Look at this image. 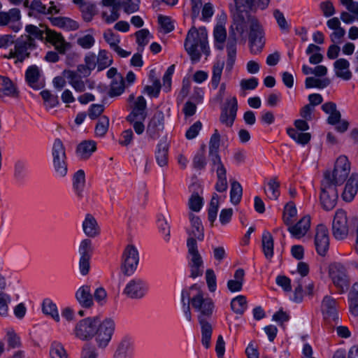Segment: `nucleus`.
Listing matches in <instances>:
<instances>
[{"label":"nucleus","instance_id":"f257e3e1","mask_svg":"<svg viewBox=\"0 0 358 358\" xmlns=\"http://www.w3.org/2000/svg\"><path fill=\"white\" fill-rule=\"evenodd\" d=\"M184 47L192 62H198L202 54L206 57L209 56L210 50L206 28L196 29L192 27L187 32Z\"/></svg>","mask_w":358,"mask_h":358},{"label":"nucleus","instance_id":"f03ea898","mask_svg":"<svg viewBox=\"0 0 358 358\" xmlns=\"http://www.w3.org/2000/svg\"><path fill=\"white\" fill-rule=\"evenodd\" d=\"M255 17L248 16L246 18L241 13L234 15V22L229 30V38L227 44V69L230 71L235 62L236 55V36L239 35L245 40L248 34V27L250 28V20Z\"/></svg>","mask_w":358,"mask_h":358},{"label":"nucleus","instance_id":"7ed1b4c3","mask_svg":"<svg viewBox=\"0 0 358 358\" xmlns=\"http://www.w3.org/2000/svg\"><path fill=\"white\" fill-rule=\"evenodd\" d=\"M187 299L195 311L199 313L198 319L211 317L215 309L213 300L205 293L201 287L194 284L182 292V301Z\"/></svg>","mask_w":358,"mask_h":358},{"label":"nucleus","instance_id":"20e7f679","mask_svg":"<svg viewBox=\"0 0 358 358\" xmlns=\"http://www.w3.org/2000/svg\"><path fill=\"white\" fill-rule=\"evenodd\" d=\"M220 145V134L217 129H215L209 142V155L213 162V170L215 171L217 181L215 188L218 192H226L228 188L227 180V169L218 155Z\"/></svg>","mask_w":358,"mask_h":358},{"label":"nucleus","instance_id":"39448f33","mask_svg":"<svg viewBox=\"0 0 358 358\" xmlns=\"http://www.w3.org/2000/svg\"><path fill=\"white\" fill-rule=\"evenodd\" d=\"M350 164L345 156H340L334 166L333 171H326L324 173L322 182L336 187L343 184L349 176Z\"/></svg>","mask_w":358,"mask_h":358},{"label":"nucleus","instance_id":"423d86ee","mask_svg":"<svg viewBox=\"0 0 358 358\" xmlns=\"http://www.w3.org/2000/svg\"><path fill=\"white\" fill-rule=\"evenodd\" d=\"M52 165L57 176L64 178L68 172L67 157L66 148L62 141L55 140L52 148Z\"/></svg>","mask_w":358,"mask_h":358},{"label":"nucleus","instance_id":"0eeeda50","mask_svg":"<svg viewBox=\"0 0 358 358\" xmlns=\"http://www.w3.org/2000/svg\"><path fill=\"white\" fill-rule=\"evenodd\" d=\"M95 343L98 348L104 350L109 345L115 330V322L110 317L105 318L102 322L99 320L96 325Z\"/></svg>","mask_w":358,"mask_h":358},{"label":"nucleus","instance_id":"6e6552de","mask_svg":"<svg viewBox=\"0 0 358 358\" xmlns=\"http://www.w3.org/2000/svg\"><path fill=\"white\" fill-rule=\"evenodd\" d=\"M188 250V264L190 267V276L193 278L201 276L203 271V261L198 250L196 241L188 238L187 241Z\"/></svg>","mask_w":358,"mask_h":358},{"label":"nucleus","instance_id":"1a4fd4ad","mask_svg":"<svg viewBox=\"0 0 358 358\" xmlns=\"http://www.w3.org/2000/svg\"><path fill=\"white\" fill-rule=\"evenodd\" d=\"M139 263V255L137 248L133 245H128L122 255L120 270L127 276L134 273Z\"/></svg>","mask_w":358,"mask_h":358},{"label":"nucleus","instance_id":"9d476101","mask_svg":"<svg viewBox=\"0 0 358 358\" xmlns=\"http://www.w3.org/2000/svg\"><path fill=\"white\" fill-rule=\"evenodd\" d=\"M99 323L96 317H89L80 320L75 326L73 334L83 341L91 340L96 334V325Z\"/></svg>","mask_w":358,"mask_h":358},{"label":"nucleus","instance_id":"9b49d317","mask_svg":"<svg viewBox=\"0 0 358 358\" xmlns=\"http://www.w3.org/2000/svg\"><path fill=\"white\" fill-rule=\"evenodd\" d=\"M36 47V42L29 36H20L15 42L14 48L10 49L9 57L16 58L17 61L22 62L29 57L30 51Z\"/></svg>","mask_w":358,"mask_h":358},{"label":"nucleus","instance_id":"f8f14e48","mask_svg":"<svg viewBox=\"0 0 358 358\" xmlns=\"http://www.w3.org/2000/svg\"><path fill=\"white\" fill-rule=\"evenodd\" d=\"M329 276L333 284L344 292L348 287L349 280L345 266L339 262H334L329 266Z\"/></svg>","mask_w":358,"mask_h":358},{"label":"nucleus","instance_id":"ddd939ff","mask_svg":"<svg viewBox=\"0 0 358 358\" xmlns=\"http://www.w3.org/2000/svg\"><path fill=\"white\" fill-rule=\"evenodd\" d=\"M250 22V48L251 53L256 55L259 53L264 46V32L262 26L257 19H252Z\"/></svg>","mask_w":358,"mask_h":358},{"label":"nucleus","instance_id":"4468645a","mask_svg":"<svg viewBox=\"0 0 358 358\" xmlns=\"http://www.w3.org/2000/svg\"><path fill=\"white\" fill-rule=\"evenodd\" d=\"M148 290V285L143 279L134 278L126 284L123 294L131 299H141L146 295Z\"/></svg>","mask_w":358,"mask_h":358},{"label":"nucleus","instance_id":"2eb2a0df","mask_svg":"<svg viewBox=\"0 0 358 358\" xmlns=\"http://www.w3.org/2000/svg\"><path fill=\"white\" fill-rule=\"evenodd\" d=\"M349 232L347 213L342 209L336 210L332 222V233L336 239L345 238Z\"/></svg>","mask_w":358,"mask_h":358},{"label":"nucleus","instance_id":"dca6fc26","mask_svg":"<svg viewBox=\"0 0 358 358\" xmlns=\"http://www.w3.org/2000/svg\"><path fill=\"white\" fill-rule=\"evenodd\" d=\"M321 311L324 320L328 323L337 324L339 320V315L337 310V303L336 300L330 296H325L322 301Z\"/></svg>","mask_w":358,"mask_h":358},{"label":"nucleus","instance_id":"f3484780","mask_svg":"<svg viewBox=\"0 0 358 358\" xmlns=\"http://www.w3.org/2000/svg\"><path fill=\"white\" fill-rule=\"evenodd\" d=\"M21 11L19 8H12L8 11H0V26L5 27L10 24V28L17 32L22 28Z\"/></svg>","mask_w":358,"mask_h":358},{"label":"nucleus","instance_id":"a211bd4d","mask_svg":"<svg viewBox=\"0 0 358 358\" xmlns=\"http://www.w3.org/2000/svg\"><path fill=\"white\" fill-rule=\"evenodd\" d=\"M238 110V102L235 96L228 99L226 105L222 108L220 120L227 127H232Z\"/></svg>","mask_w":358,"mask_h":358},{"label":"nucleus","instance_id":"6ab92c4d","mask_svg":"<svg viewBox=\"0 0 358 358\" xmlns=\"http://www.w3.org/2000/svg\"><path fill=\"white\" fill-rule=\"evenodd\" d=\"M338 192L335 187L326 185L322 182L320 201L322 206L326 210H332L336 205Z\"/></svg>","mask_w":358,"mask_h":358},{"label":"nucleus","instance_id":"aec40b11","mask_svg":"<svg viewBox=\"0 0 358 358\" xmlns=\"http://www.w3.org/2000/svg\"><path fill=\"white\" fill-rule=\"evenodd\" d=\"M315 245L317 252L321 256H325L329 247V236L328 229L324 224H319L316 228Z\"/></svg>","mask_w":358,"mask_h":358},{"label":"nucleus","instance_id":"412c9836","mask_svg":"<svg viewBox=\"0 0 358 358\" xmlns=\"http://www.w3.org/2000/svg\"><path fill=\"white\" fill-rule=\"evenodd\" d=\"M134 341L129 336L122 337L116 344L112 358H133Z\"/></svg>","mask_w":358,"mask_h":358},{"label":"nucleus","instance_id":"4be33fe9","mask_svg":"<svg viewBox=\"0 0 358 358\" xmlns=\"http://www.w3.org/2000/svg\"><path fill=\"white\" fill-rule=\"evenodd\" d=\"M46 39L52 44L55 48L60 54H65L71 47L70 43L66 42L62 35L55 31L48 29L46 31Z\"/></svg>","mask_w":358,"mask_h":358},{"label":"nucleus","instance_id":"5701e85b","mask_svg":"<svg viewBox=\"0 0 358 358\" xmlns=\"http://www.w3.org/2000/svg\"><path fill=\"white\" fill-rule=\"evenodd\" d=\"M164 117L162 111L155 113L147 127V134L150 138L155 139L159 136L160 131L164 129Z\"/></svg>","mask_w":358,"mask_h":358},{"label":"nucleus","instance_id":"b1692460","mask_svg":"<svg viewBox=\"0 0 358 358\" xmlns=\"http://www.w3.org/2000/svg\"><path fill=\"white\" fill-rule=\"evenodd\" d=\"M146 101L143 96H139L134 102L132 110L127 119H136L139 120H145L147 116L146 113Z\"/></svg>","mask_w":358,"mask_h":358},{"label":"nucleus","instance_id":"393cba45","mask_svg":"<svg viewBox=\"0 0 358 358\" xmlns=\"http://www.w3.org/2000/svg\"><path fill=\"white\" fill-rule=\"evenodd\" d=\"M25 78L28 85L34 90H40L44 86L40 70L36 66H31L27 69Z\"/></svg>","mask_w":358,"mask_h":358},{"label":"nucleus","instance_id":"a878e982","mask_svg":"<svg viewBox=\"0 0 358 358\" xmlns=\"http://www.w3.org/2000/svg\"><path fill=\"white\" fill-rule=\"evenodd\" d=\"M62 74L76 92H83L85 90V83L77 71L65 70Z\"/></svg>","mask_w":358,"mask_h":358},{"label":"nucleus","instance_id":"bb28decb","mask_svg":"<svg viewBox=\"0 0 358 358\" xmlns=\"http://www.w3.org/2000/svg\"><path fill=\"white\" fill-rule=\"evenodd\" d=\"M189 218L191 222V229L188 231L189 238L196 241H203L204 238L203 227L199 217L190 213Z\"/></svg>","mask_w":358,"mask_h":358},{"label":"nucleus","instance_id":"cd10ccee","mask_svg":"<svg viewBox=\"0 0 358 358\" xmlns=\"http://www.w3.org/2000/svg\"><path fill=\"white\" fill-rule=\"evenodd\" d=\"M358 191V175L352 173L347 181L342 196L345 201H351Z\"/></svg>","mask_w":358,"mask_h":358},{"label":"nucleus","instance_id":"c85d7f7f","mask_svg":"<svg viewBox=\"0 0 358 358\" xmlns=\"http://www.w3.org/2000/svg\"><path fill=\"white\" fill-rule=\"evenodd\" d=\"M75 296L79 304L83 308H88L94 304L93 296L90 287L88 285H83L79 287L76 292Z\"/></svg>","mask_w":358,"mask_h":358},{"label":"nucleus","instance_id":"c756f323","mask_svg":"<svg viewBox=\"0 0 358 358\" xmlns=\"http://www.w3.org/2000/svg\"><path fill=\"white\" fill-rule=\"evenodd\" d=\"M236 9L238 13L246 11L248 9H251L254 6H257L261 9H265L270 0H234Z\"/></svg>","mask_w":358,"mask_h":358},{"label":"nucleus","instance_id":"7c9ffc66","mask_svg":"<svg viewBox=\"0 0 358 358\" xmlns=\"http://www.w3.org/2000/svg\"><path fill=\"white\" fill-rule=\"evenodd\" d=\"M83 229L85 234L90 238L99 235L100 228L96 219L90 214H87L83 222Z\"/></svg>","mask_w":358,"mask_h":358},{"label":"nucleus","instance_id":"2f4dec72","mask_svg":"<svg viewBox=\"0 0 358 358\" xmlns=\"http://www.w3.org/2000/svg\"><path fill=\"white\" fill-rule=\"evenodd\" d=\"M0 92L12 98H17L19 90L17 85L8 77L0 76Z\"/></svg>","mask_w":358,"mask_h":358},{"label":"nucleus","instance_id":"473e14b6","mask_svg":"<svg viewBox=\"0 0 358 358\" xmlns=\"http://www.w3.org/2000/svg\"><path fill=\"white\" fill-rule=\"evenodd\" d=\"M310 225V219L308 216L302 217L296 224L289 225V231L296 238L303 236L308 231Z\"/></svg>","mask_w":358,"mask_h":358},{"label":"nucleus","instance_id":"72a5a7b5","mask_svg":"<svg viewBox=\"0 0 358 358\" xmlns=\"http://www.w3.org/2000/svg\"><path fill=\"white\" fill-rule=\"evenodd\" d=\"M335 74L337 77L345 80H348L352 78V73L350 71L349 62L343 58L337 59L334 64Z\"/></svg>","mask_w":358,"mask_h":358},{"label":"nucleus","instance_id":"f704fd0d","mask_svg":"<svg viewBox=\"0 0 358 358\" xmlns=\"http://www.w3.org/2000/svg\"><path fill=\"white\" fill-rule=\"evenodd\" d=\"M96 149V144L94 141H84L77 146L76 155L80 159L86 160Z\"/></svg>","mask_w":358,"mask_h":358},{"label":"nucleus","instance_id":"c9c22d12","mask_svg":"<svg viewBox=\"0 0 358 358\" xmlns=\"http://www.w3.org/2000/svg\"><path fill=\"white\" fill-rule=\"evenodd\" d=\"M322 110L326 114L329 115L327 118L328 124L335 125L340 121L341 115V113L337 110L336 103L334 102L329 101L324 103L322 106Z\"/></svg>","mask_w":358,"mask_h":358},{"label":"nucleus","instance_id":"e433bc0d","mask_svg":"<svg viewBox=\"0 0 358 358\" xmlns=\"http://www.w3.org/2000/svg\"><path fill=\"white\" fill-rule=\"evenodd\" d=\"M213 36L215 39V46L219 50L224 48V43L227 38V31L224 27V24L222 21L217 22L214 28Z\"/></svg>","mask_w":358,"mask_h":358},{"label":"nucleus","instance_id":"4c0bfd02","mask_svg":"<svg viewBox=\"0 0 358 358\" xmlns=\"http://www.w3.org/2000/svg\"><path fill=\"white\" fill-rule=\"evenodd\" d=\"M245 271L243 268L237 269L234 275V279L227 282V288L231 292L241 291L244 282Z\"/></svg>","mask_w":358,"mask_h":358},{"label":"nucleus","instance_id":"58836bf2","mask_svg":"<svg viewBox=\"0 0 358 358\" xmlns=\"http://www.w3.org/2000/svg\"><path fill=\"white\" fill-rule=\"evenodd\" d=\"M224 66V61L223 59H218L213 63L212 67L211 85L215 90L219 86Z\"/></svg>","mask_w":358,"mask_h":358},{"label":"nucleus","instance_id":"ea45409f","mask_svg":"<svg viewBox=\"0 0 358 358\" xmlns=\"http://www.w3.org/2000/svg\"><path fill=\"white\" fill-rule=\"evenodd\" d=\"M262 250L266 259H270L273 256V238L270 232L266 231L262 238Z\"/></svg>","mask_w":358,"mask_h":358},{"label":"nucleus","instance_id":"a19ab883","mask_svg":"<svg viewBox=\"0 0 358 358\" xmlns=\"http://www.w3.org/2000/svg\"><path fill=\"white\" fill-rule=\"evenodd\" d=\"M201 327L202 339L201 342L206 348H208L210 344V339L212 335V327L206 321V318L198 319Z\"/></svg>","mask_w":358,"mask_h":358},{"label":"nucleus","instance_id":"79ce46f5","mask_svg":"<svg viewBox=\"0 0 358 358\" xmlns=\"http://www.w3.org/2000/svg\"><path fill=\"white\" fill-rule=\"evenodd\" d=\"M85 185V174L83 170L77 171L73 177V187L79 196H82Z\"/></svg>","mask_w":358,"mask_h":358},{"label":"nucleus","instance_id":"37998d69","mask_svg":"<svg viewBox=\"0 0 358 358\" xmlns=\"http://www.w3.org/2000/svg\"><path fill=\"white\" fill-rule=\"evenodd\" d=\"M247 307V300L243 295H238L231 301V310L238 315H243Z\"/></svg>","mask_w":358,"mask_h":358},{"label":"nucleus","instance_id":"c03bdc74","mask_svg":"<svg viewBox=\"0 0 358 358\" xmlns=\"http://www.w3.org/2000/svg\"><path fill=\"white\" fill-rule=\"evenodd\" d=\"M50 358H69L64 345L58 341H53L50 347Z\"/></svg>","mask_w":358,"mask_h":358},{"label":"nucleus","instance_id":"a18cd8bd","mask_svg":"<svg viewBox=\"0 0 358 358\" xmlns=\"http://www.w3.org/2000/svg\"><path fill=\"white\" fill-rule=\"evenodd\" d=\"M109 118L106 115L101 116L95 126L94 134L96 137H103L109 128Z\"/></svg>","mask_w":358,"mask_h":358},{"label":"nucleus","instance_id":"49530a36","mask_svg":"<svg viewBox=\"0 0 358 358\" xmlns=\"http://www.w3.org/2000/svg\"><path fill=\"white\" fill-rule=\"evenodd\" d=\"M287 133L290 138L301 145L307 144L310 140V134L309 133L299 132L294 128L287 129Z\"/></svg>","mask_w":358,"mask_h":358},{"label":"nucleus","instance_id":"de8ad7c7","mask_svg":"<svg viewBox=\"0 0 358 358\" xmlns=\"http://www.w3.org/2000/svg\"><path fill=\"white\" fill-rule=\"evenodd\" d=\"M155 158L158 165L161 167L165 166L168 164V147L164 143L157 145V149L155 153Z\"/></svg>","mask_w":358,"mask_h":358},{"label":"nucleus","instance_id":"09e8293b","mask_svg":"<svg viewBox=\"0 0 358 358\" xmlns=\"http://www.w3.org/2000/svg\"><path fill=\"white\" fill-rule=\"evenodd\" d=\"M124 90V82L121 76H117L111 83L110 90L109 91L110 96H119Z\"/></svg>","mask_w":358,"mask_h":358},{"label":"nucleus","instance_id":"8fccbe9b","mask_svg":"<svg viewBox=\"0 0 358 358\" xmlns=\"http://www.w3.org/2000/svg\"><path fill=\"white\" fill-rule=\"evenodd\" d=\"M42 310L44 314L50 315L57 322L59 320L57 306L51 300L46 299L43 301Z\"/></svg>","mask_w":358,"mask_h":358},{"label":"nucleus","instance_id":"3c124183","mask_svg":"<svg viewBox=\"0 0 358 358\" xmlns=\"http://www.w3.org/2000/svg\"><path fill=\"white\" fill-rule=\"evenodd\" d=\"M97 57L98 71H102L108 67L113 62L112 57L108 52L101 50Z\"/></svg>","mask_w":358,"mask_h":358},{"label":"nucleus","instance_id":"603ef678","mask_svg":"<svg viewBox=\"0 0 358 358\" xmlns=\"http://www.w3.org/2000/svg\"><path fill=\"white\" fill-rule=\"evenodd\" d=\"M268 188L265 192L270 199L276 200L280 196V183L276 178H271L267 184Z\"/></svg>","mask_w":358,"mask_h":358},{"label":"nucleus","instance_id":"864d4df0","mask_svg":"<svg viewBox=\"0 0 358 358\" xmlns=\"http://www.w3.org/2000/svg\"><path fill=\"white\" fill-rule=\"evenodd\" d=\"M243 189L241 184L237 181H233L231 184L230 201L234 205L238 204L241 199Z\"/></svg>","mask_w":358,"mask_h":358},{"label":"nucleus","instance_id":"5fc2aeb1","mask_svg":"<svg viewBox=\"0 0 358 358\" xmlns=\"http://www.w3.org/2000/svg\"><path fill=\"white\" fill-rule=\"evenodd\" d=\"M140 0H119L120 8L124 12L131 14L139 10Z\"/></svg>","mask_w":358,"mask_h":358},{"label":"nucleus","instance_id":"6e6d98bb","mask_svg":"<svg viewBox=\"0 0 358 358\" xmlns=\"http://www.w3.org/2000/svg\"><path fill=\"white\" fill-rule=\"evenodd\" d=\"M296 208L293 202H289L284 209L283 220L286 225L289 226L293 222V219L296 215Z\"/></svg>","mask_w":358,"mask_h":358},{"label":"nucleus","instance_id":"4d7b16f0","mask_svg":"<svg viewBox=\"0 0 358 358\" xmlns=\"http://www.w3.org/2000/svg\"><path fill=\"white\" fill-rule=\"evenodd\" d=\"M40 94L44 101L46 108L50 109L59 104L57 95L52 94L49 90H43Z\"/></svg>","mask_w":358,"mask_h":358},{"label":"nucleus","instance_id":"13d9d810","mask_svg":"<svg viewBox=\"0 0 358 358\" xmlns=\"http://www.w3.org/2000/svg\"><path fill=\"white\" fill-rule=\"evenodd\" d=\"M92 251L93 249L91 240L85 238L80 242L78 248L80 257L91 258Z\"/></svg>","mask_w":358,"mask_h":358},{"label":"nucleus","instance_id":"bf43d9fd","mask_svg":"<svg viewBox=\"0 0 358 358\" xmlns=\"http://www.w3.org/2000/svg\"><path fill=\"white\" fill-rule=\"evenodd\" d=\"M82 16L85 22H90L96 14L95 4L88 2L87 4H83L80 9Z\"/></svg>","mask_w":358,"mask_h":358},{"label":"nucleus","instance_id":"052dcab7","mask_svg":"<svg viewBox=\"0 0 358 358\" xmlns=\"http://www.w3.org/2000/svg\"><path fill=\"white\" fill-rule=\"evenodd\" d=\"M120 7L115 6L113 8L110 7V13L107 11L101 13V17L107 24H112L120 17L119 13Z\"/></svg>","mask_w":358,"mask_h":358},{"label":"nucleus","instance_id":"680f3d73","mask_svg":"<svg viewBox=\"0 0 358 358\" xmlns=\"http://www.w3.org/2000/svg\"><path fill=\"white\" fill-rule=\"evenodd\" d=\"M76 43L82 48L88 50L94 46L95 38L93 35L87 34L78 37L76 40Z\"/></svg>","mask_w":358,"mask_h":358},{"label":"nucleus","instance_id":"e2e57ef3","mask_svg":"<svg viewBox=\"0 0 358 358\" xmlns=\"http://www.w3.org/2000/svg\"><path fill=\"white\" fill-rule=\"evenodd\" d=\"M25 31L28 34L23 36H29L31 39L35 42L36 39H43V31L41 30L38 27L33 24H28L25 27Z\"/></svg>","mask_w":358,"mask_h":358},{"label":"nucleus","instance_id":"0e129e2a","mask_svg":"<svg viewBox=\"0 0 358 358\" xmlns=\"http://www.w3.org/2000/svg\"><path fill=\"white\" fill-rule=\"evenodd\" d=\"M135 35L137 43L141 47L146 45L150 40L152 38L151 34L147 29H142L136 31Z\"/></svg>","mask_w":358,"mask_h":358},{"label":"nucleus","instance_id":"69168bd1","mask_svg":"<svg viewBox=\"0 0 358 358\" xmlns=\"http://www.w3.org/2000/svg\"><path fill=\"white\" fill-rule=\"evenodd\" d=\"M103 38L113 50L117 47L120 42V36L113 33L111 29H107L104 31Z\"/></svg>","mask_w":358,"mask_h":358},{"label":"nucleus","instance_id":"338daca9","mask_svg":"<svg viewBox=\"0 0 358 358\" xmlns=\"http://www.w3.org/2000/svg\"><path fill=\"white\" fill-rule=\"evenodd\" d=\"M162 87L159 79L152 80L151 85H146L144 87V92L150 96L157 97L159 96L160 89Z\"/></svg>","mask_w":358,"mask_h":358},{"label":"nucleus","instance_id":"774afa93","mask_svg":"<svg viewBox=\"0 0 358 358\" xmlns=\"http://www.w3.org/2000/svg\"><path fill=\"white\" fill-rule=\"evenodd\" d=\"M11 302V297L9 294L3 292L0 293V315L6 316L8 313V305Z\"/></svg>","mask_w":358,"mask_h":358}]
</instances>
